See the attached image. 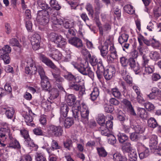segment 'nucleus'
<instances>
[{
    "mask_svg": "<svg viewBox=\"0 0 161 161\" xmlns=\"http://www.w3.org/2000/svg\"><path fill=\"white\" fill-rule=\"evenodd\" d=\"M76 97L73 94L69 95L66 99L68 104L70 106H72V111L73 116L76 119H79L80 114L79 112L80 105L78 102H76Z\"/></svg>",
    "mask_w": 161,
    "mask_h": 161,
    "instance_id": "f257e3e1",
    "label": "nucleus"
},
{
    "mask_svg": "<svg viewBox=\"0 0 161 161\" xmlns=\"http://www.w3.org/2000/svg\"><path fill=\"white\" fill-rule=\"evenodd\" d=\"M51 21L53 23L52 28L56 31H58L59 28L60 26L63 24V25L66 29H69L73 26L72 23H70L69 21H67L64 23L63 20L61 19H58L55 16H53L51 19Z\"/></svg>",
    "mask_w": 161,
    "mask_h": 161,
    "instance_id": "f03ea898",
    "label": "nucleus"
},
{
    "mask_svg": "<svg viewBox=\"0 0 161 161\" xmlns=\"http://www.w3.org/2000/svg\"><path fill=\"white\" fill-rule=\"evenodd\" d=\"M50 15V13H47L46 11L39 10L37 17L38 23L41 25H47L49 21Z\"/></svg>",
    "mask_w": 161,
    "mask_h": 161,
    "instance_id": "7ed1b4c3",
    "label": "nucleus"
},
{
    "mask_svg": "<svg viewBox=\"0 0 161 161\" xmlns=\"http://www.w3.org/2000/svg\"><path fill=\"white\" fill-rule=\"evenodd\" d=\"M38 72L40 76L41 81V85L43 90L50 91L51 85L47 77L45 75V72L42 67H39Z\"/></svg>",
    "mask_w": 161,
    "mask_h": 161,
    "instance_id": "20e7f679",
    "label": "nucleus"
},
{
    "mask_svg": "<svg viewBox=\"0 0 161 161\" xmlns=\"http://www.w3.org/2000/svg\"><path fill=\"white\" fill-rule=\"evenodd\" d=\"M72 64L74 67L79 72L83 75H88L89 77L93 76V73L91 70V68L88 67H85L84 65L81 64L79 65L76 62H72Z\"/></svg>",
    "mask_w": 161,
    "mask_h": 161,
    "instance_id": "39448f33",
    "label": "nucleus"
},
{
    "mask_svg": "<svg viewBox=\"0 0 161 161\" xmlns=\"http://www.w3.org/2000/svg\"><path fill=\"white\" fill-rule=\"evenodd\" d=\"M11 48L8 45H5L0 49V58L6 64H9L10 62L11 59L8 53L11 52Z\"/></svg>",
    "mask_w": 161,
    "mask_h": 161,
    "instance_id": "423d86ee",
    "label": "nucleus"
},
{
    "mask_svg": "<svg viewBox=\"0 0 161 161\" xmlns=\"http://www.w3.org/2000/svg\"><path fill=\"white\" fill-rule=\"evenodd\" d=\"M109 41H100L98 48L100 50L101 55L104 58L107 57L108 54V47Z\"/></svg>",
    "mask_w": 161,
    "mask_h": 161,
    "instance_id": "0eeeda50",
    "label": "nucleus"
},
{
    "mask_svg": "<svg viewBox=\"0 0 161 161\" xmlns=\"http://www.w3.org/2000/svg\"><path fill=\"white\" fill-rule=\"evenodd\" d=\"M61 147L59 145L58 142L55 140H53L51 144L50 148H47L46 150L50 157L52 155H55L56 154H58L59 151L57 150L56 153H54L55 150L60 149Z\"/></svg>",
    "mask_w": 161,
    "mask_h": 161,
    "instance_id": "6e6552de",
    "label": "nucleus"
},
{
    "mask_svg": "<svg viewBox=\"0 0 161 161\" xmlns=\"http://www.w3.org/2000/svg\"><path fill=\"white\" fill-rule=\"evenodd\" d=\"M37 3L39 7L42 9V10L46 11L47 13H50L51 16H56L55 10L49 7L48 5L43 0H38Z\"/></svg>",
    "mask_w": 161,
    "mask_h": 161,
    "instance_id": "1a4fd4ad",
    "label": "nucleus"
},
{
    "mask_svg": "<svg viewBox=\"0 0 161 161\" xmlns=\"http://www.w3.org/2000/svg\"><path fill=\"white\" fill-rule=\"evenodd\" d=\"M113 122L110 120L107 121L106 124L101 125L99 130L101 134L103 135H108L110 133L109 128H112L113 127Z\"/></svg>",
    "mask_w": 161,
    "mask_h": 161,
    "instance_id": "9d476101",
    "label": "nucleus"
},
{
    "mask_svg": "<svg viewBox=\"0 0 161 161\" xmlns=\"http://www.w3.org/2000/svg\"><path fill=\"white\" fill-rule=\"evenodd\" d=\"M47 54L54 60L58 61L61 59L62 55L58 51L53 47L49 48Z\"/></svg>",
    "mask_w": 161,
    "mask_h": 161,
    "instance_id": "9b49d317",
    "label": "nucleus"
},
{
    "mask_svg": "<svg viewBox=\"0 0 161 161\" xmlns=\"http://www.w3.org/2000/svg\"><path fill=\"white\" fill-rule=\"evenodd\" d=\"M63 130L61 127L51 125L49 127V132L55 136H59L62 135Z\"/></svg>",
    "mask_w": 161,
    "mask_h": 161,
    "instance_id": "f8f14e48",
    "label": "nucleus"
},
{
    "mask_svg": "<svg viewBox=\"0 0 161 161\" xmlns=\"http://www.w3.org/2000/svg\"><path fill=\"white\" fill-rule=\"evenodd\" d=\"M69 87L71 89L79 91V95L80 97H81L85 94V87L77 83H71L69 85Z\"/></svg>",
    "mask_w": 161,
    "mask_h": 161,
    "instance_id": "ddd939ff",
    "label": "nucleus"
},
{
    "mask_svg": "<svg viewBox=\"0 0 161 161\" xmlns=\"http://www.w3.org/2000/svg\"><path fill=\"white\" fill-rule=\"evenodd\" d=\"M109 53L107 56V59L109 62L113 61L114 59H116L117 57L116 49L113 44H110Z\"/></svg>",
    "mask_w": 161,
    "mask_h": 161,
    "instance_id": "4468645a",
    "label": "nucleus"
},
{
    "mask_svg": "<svg viewBox=\"0 0 161 161\" xmlns=\"http://www.w3.org/2000/svg\"><path fill=\"white\" fill-rule=\"evenodd\" d=\"M122 103L124 105V107L127 110V111L129 113L133 115H136V114L135 113L133 108L131 102L126 99H124L122 101Z\"/></svg>",
    "mask_w": 161,
    "mask_h": 161,
    "instance_id": "2eb2a0df",
    "label": "nucleus"
},
{
    "mask_svg": "<svg viewBox=\"0 0 161 161\" xmlns=\"http://www.w3.org/2000/svg\"><path fill=\"white\" fill-rule=\"evenodd\" d=\"M69 108L66 104H64L60 108L61 115L59 119L60 123L63 124L64 119L67 116Z\"/></svg>",
    "mask_w": 161,
    "mask_h": 161,
    "instance_id": "dca6fc26",
    "label": "nucleus"
},
{
    "mask_svg": "<svg viewBox=\"0 0 161 161\" xmlns=\"http://www.w3.org/2000/svg\"><path fill=\"white\" fill-rule=\"evenodd\" d=\"M115 72V68L113 66H110L106 70H104L103 75L105 79L109 80L112 78Z\"/></svg>",
    "mask_w": 161,
    "mask_h": 161,
    "instance_id": "f3484780",
    "label": "nucleus"
},
{
    "mask_svg": "<svg viewBox=\"0 0 161 161\" xmlns=\"http://www.w3.org/2000/svg\"><path fill=\"white\" fill-rule=\"evenodd\" d=\"M34 114L32 112L31 109H29L28 114L27 113L26 114H23V117L25 119V120L26 124L29 125L33 126L34 124L32 123L33 120V116Z\"/></svg>",
    "mask_w": 161,
    "mask_h": 161,
    "instance_id": "a211bd4d",
    "label": "nucleus"
},
{
    "mask_svg": "<svg viewBox=\"0 0 161 161\" xmlns=\"http://www.w3.org/2000/svg\"><path fill=\"white\" fill-rule=\"evenodd\" d=\"M97 62L98 63L97 64V70L96 71V74L98 78L100 79L102 77L104 69L102 61L99 60V61H97Z\"/></svg>",
    "mask_w": 161,
    "mask_h": 161,
    "instance_id": "6ab92c4d",
    "label": "nucleus"
},
{
    "mask_svg": "<svg viewBox=\"0 0 161 161\" xmlns=\"http://www.w3.org/2000/svg\"><path fill=\"white\" fill-rule=\"evenodd\" d=\"M40 58L42 61L47 65L50 66L53 69L57 70V68L54 64L52 61L46 58L44 55L42 54H40Z\"/></svg>",
    "mask_w": 161,
    "mask_h": 161,
    "instance_id": "aec40b11",
    "label": "nucleus"
},
{
    "mask_svg": "<svg viewBox=\"0 0 161 161\" xmlns=\"http://www.w3.org/2000/svg\"><path fill=\"white\" fill-rule=\"evenodd\" d=\"M129 63L131 68L134 70L136 74H138V73L137 71L140 69L139 64L137 63H136L135 60L132 58H129Z\"/></svg>",
    "mask_w": 161,
    "mask_h": 161,
    "instance_id": "412c9836",
    "label": "nucleus"
},
{
    "mask_svg": "<svg viewBox=\"0 0 161 161\" xmlns=\"http://www.w3.org/2000/svg\"><path fill=\"white\" fill-rule=\"evenodd\" d=\"M121 75L123 78L129 84H132V78L129 75V73L127 72L126 69L124 68L121 71Z\"/></svg>",
    "mask_w": 161,
    "mask_h": 161,
    "instance_id": "4be33fe9",
    "label": "nucleus"
},
{
    "mask_svg": "<svg viewBox=\"0 0 161 161\" xmlns=\"http://www.w3.org/2000/svg\"><path fill=\"white\" fill-rule=\"evenodd\" d=\"M24 144L27 147H29L30 149L34 147V149L36 150L38 148L37 145L34 143L33 140L30 137L25 139Z\"/></svg>",
    "mask_w": 161,
    "mask_h": 161,
    "instance_id": "5701e85b",
    "label": "nucleus"
},
{
    "mask_svg": "<svg viewBox=\"0 0 161 161\" xmlns=\"http://www.w3.org/2000/svg\"><path fill=\"white\" fill-rule=\"evenodd\" d=\"M157 136L155 135H151L150 140V146L151 149H157Z\"/></svg>",
    "mask_w": 161,
    "mask_h": 161,
    "instance_id": "b1692460",
    "label": "nucleus"
},
{
    "mask_svg": "<svg viewBox=\"0 0 161 161\" xmlns=\"http://www.w3.org/2000/svg\"><path fill=\"white\" fill-rule=\"evenodd\" d=\"M49 40H63L64 38L61 35L52 32L48 36Z\"/></svg>",
    "mask_w": 161,
    "mask_h": 161,
    "instance_id": "393cba45",
    "label": "nucleus"
},
{
    "mask_svg": "<svg viewBox=\"0 0 161 161\" xmlns=\"http://www.w3.org/2000/svg\"><path fill=\"white\" fill-rule=\"evenodd\" d=\"M65 41H51L49 48L52 47V45L57 47L62 48L66 44Z\"/></svg>",
    "mask_w": 161,
    "mask_h": 161,
    "instance_id": "a878e982",
    "label": "nucleus"
},
{
    "mask_svg": "<svg viewBox=\"0 0 161 161\" xmlns=\"http://www.w3.org/2000/svg\"><path fill=\"white\" fill-rule=\"evenodd\" d=\"M27 64L29 65L30 66L31 69L32 70V74H35L36 71H38L39 67H42L40 66H37V67L35 66L34 61L31 58H29L27 60Z\"/></svg>",
    "mask_w": 161,
    "mask_h": 161,
    "instance_id": "bb28decb",
    "label": "nucleus"
},
{
    "mask_svg": "<svg viewBox=\"0 0 161 161\" xmlns=\"http://www.w3.org/2000/svg\"><path fill=\"white\" fill-rule=\"evenodd\" d=\"M137 114L141 118L143 119H146L148 116L147 112L144 108H138V109Z\"/></svg>",
    "mask_w": 161,
    "mask_h": 161,
    "instance_id": "cd10ccee",
    "label": "nucleus"
},
{
    "mask_svg": "<svg viewBox=\"0 0 161 161\" xmlns=\"http://www.w3.org/2000/svg\"><path fill=\"white\" fill-rule=\"evenodd\" d=\"M127 153L130 161H136V160L137 155L135 150L133 149Z\"/></svg>",
    "mask_w": 161,
    "mask_h": 161,
    "instance_id": "c85d7f7f",
    "label": "nucleus"
},
{
    "mask_svg": "<svg viewBox=\"0 0 161 161\" xmlns=\"http://www.w3.org/2000/svg\"><path fill=\"white\" fill-rule=\"evenodd\" d=\"M122 150L124 154L127 153L131 150L133 149L130 143L128 142L125 143L123 145L122 147Z\"/></svg>",
    "mask_w": 161,
    "mask_h": 161,
    "instance_id": "c756f323",
    "label": "nucleus"
},
{
    "mask_svg": "<svg viewBox=\"0 0 161 161\" xmlns=\"http://www.w3.org/2000/svg\"><path fill=\"white\" fill-rule=\"evenodd\" d=\"M147 122L148 127L151 128H154L158 125L156 119L153 117H151L148 119Z\"/></svg>",
    "mask_w": 161,
    "mask_h": 161,
    "instance_id": "7c9ffc66",
    "label": "nucleus"
},
{
    "mask_svg": "<svg viewBox=\"0 0 161 161\" xmlns=\"http://www.w3.org/2000/svg\"><path fill=\"white\" fill-rule=\"evenodd\" d=\"M9 147L14 149H19L20 148V146L18 141L15 139H13L10 141Z\"/></svg>",
    "mask_w": 161,
    "mask_h": 161,
    "instance_id": "2f4dec72",
    "label": "nucleus"
},
{
    "mask_svg": "<svg viewBox=\"0 0 161 161\" xmlns=\"http://www.w3.org/2000/svg\"><path fill=\"white\" fill-rule=\"evenodd\" d=\"M110 93L115 97L119 99L122 96L121 93L119 89L117 88H114L111 89L110 91Z\"/></svg>",
    "mask_w": 161,
    "mask_h": 161,
    "instance_id": "473e14b6",
    "label": "nucleus"
},
{
    "mask_svg": "<svg viewBox=\"0 0 161 161\" xmlns=\"http://www.w3.org/2000/svg\"><path fill=\"white\" fill-rule=\"evenodd\" d=\"M89 110H86L80 112L81 117V120L84 123H86L88 120Z\"/></svg>",
    "mask_w": 161,
    "mask_h": 161,
    "instance_id": "72a5a7b5",
    "label": "nucleus"
},
{
    "mask_svg": "<svg viewBox=\"0 0 161 161\" xmlns=\"http://www.w3.org/2000/svg\"><path fill=\"white\" fill-rule=\"evenodd\" d=\"M64 126L66 128H69L74 123V120L72 118H67L64 119Z\"/></svg>",
    "mask_w": 161,
    "mask_h": 161,
    "instance_id": "f704fd0d",
    "label": "nucleus"
},
{
    "mask_svg": "<svg viewBox=\"0 0 161 161\" xmlns=\"http://www.w3.org/2000/svg\"><path fill=\"white\" fill-rule=\"evenodd\" d=\"M99 92L98 88L97 87L94 88L91 94V99L92 101H94L97 99L99 95Z\"/></svg>",
    "mask_w": 161,
    "mask_h": 161,
    "instance_id": "c9c22d12",
    "label": "nucleus"
},
{
    "mask_svg": "<svg viewBox=\"0 0 161 161\" xmlns=\"http://www.w3.org/2000/svg\"><path fill=\"white\" fill-rule=\"evenodd\" d=\"M49 3L51 6L56 10H59L61 8V6L58 3V1L56 0H50Z\"/></svg>",
    "mask_w": 161,
    "mask_h": 161,
    "instance_id": "e433bc0d",
    "label": "nucleus"
},
{
    "mask_svg": "<svg viewBox=\"0 0 161 161\" xmlns=\"http://www.w3.org/2000/svg\"><path fill=\"white\" fill-rule=\"evenodd\" d=\"M139 157L141 159H142L144 158H146L149 155V151L148 149L142 150V151L139 152Z\"/></svg>",
    "mask_w": 161,
    "mask_h": 161,
    "instance_id": "4c0bfd02",
    "label": "nucleus"
},
{
    "mask_svg": "<svg viewBox=\"0 0 161 161\" xmlns=\"http://www.w3.org/2000/svg\"><path fill=\"white\" fill-rule=\"evenodd\" d=\"M124 9L126 12L129 14H132L135 12L133 6L130 5H125L124 7Z\"/></svg>",
    "mask_w": 161,
    "mask_h": 161,
    "instance_id": "58836bf2",
    "label": "nucleus"
},
{
    "mask_svg": "<svg viewBox=\"0 0 161 161\" xmlns=\"http://www.w3.org/2000/svg\"><path fill=\"white\" fill-rule=\"evenodd\" d=\"M118 139L120 143H123L128 139V137L124 133H119L117 135Z\"/></svg>",
    "mask_w": 161,
    "mask_h": 161,
    "instance_id": "ea45409f",
    "label": "nucleus"
},
{
    "mask_svg": "<svg viewBox=\"0 0 161 161\" xmlns=\"http://www.w3.org/2000/svg\"><path fill=\"white\" fill-rule=\"evenodd\" d=\"M52 75L54 80L57 83H60L64 81V79L61 77L60 75L53 73Z\"/></svg>",
    "mask_w": 161,
    "mask_h": 161,
    "instance_id": "a19ab883",
    "label": "nucleus"
},
{
    "mask_svg": "<svg viewBox=\"0 0 161 161\" xmlns=\"http://www.w3.org/2000/svg\"><path fill=\"white\" fill-rule=\"evenodd\" d=\"M104 136L108 137L107 138L108 142L109 144L114 145L116 143V138L112 134L109 133L108 135Z\"/></svg>",
    "mask_w": 161,
    "mask_h": 161,
    "instance_id": "79ce46f5",
    "label": "nucleus"
},
{
    "mask_svg": "<svg viewBox=\"0 0 161 161\" xmlns=\"http://www.w3.org/2000/svg\"><path fill=\"white\" fill-rule=\"evenodd\" d=\"M14 111L12 108H8L6 111L5 114L8 118L11 119L13 116Z\"/></svg>",
    "mask_w": 161,
    "mask_h": 161,
    "instance_id": "37998d69",
    "label": "nucleus"
},
{
    "mask_svg": "<svg viewBox=\"0 0 161 161\" xmlns=\"http://www.w3.org/2000/svg\"><path fill=\"white\" fill-rule=\"evenodd\" d=\"M97 150L100 156L105 157L107 154V152L103 147H98Z\"/></svg>",
    "mask_w": 161,
    "mask_h": 161,
    "instance_id": "c03bdc74",
    "label": "nucleus"
},
{
    "mask_svg": "<svg viewBox=\"0 0 161 161\" xmlns=\"http://www.w3.org/2000/svg\"><path fill=\"white\" fill-rule=\"evenodd\" d=\"M143 70L144 72L143 74H149L152 73L153 72V67H150V66H146L143 67Z\"/></svg>",
    "mask_w": 161,
    "mask_h": 161,
    "instance_id": "a18cd8bd",
    "label": "nucleus"
},
{
    "mask_svg": "<svg viewBox=\"0 0 161 161\" xmlns=\"http://www.w3.org/2000/svg\"><path fill=\"white\" fill-rule=\"evenodd\" d=\"M97 122L100 125H104L105 121V117L103 114H99L98 115L97 119Z\"/></svg>",
    "mask_w": 161,
    "mask_h": 161,
    "instance_id": "49530a36",
    "label": "nucleus"
},
{
    "mask_svg": "<svg viewBox=\"0 0 161 161\" xmlns=\"http://www.w3.org/2000/svg\"><path fill=\"white\" fill-rule=\"evenodd\" d=\"M64 147L69 150H70L72 146V141L71 140L68 139L64 142Z\"/></svg>",
    "mask_w": 161,
    "mask_h": 161,
    "instance_id": "de8ad7c7",
    "label": "nucleus"
},
{
    "mask_svg": "<svg viewBox=\"0 0 161 161\" xmlns=\"http://www.w3.org/2000/svg\"><path fill=\"white\" fill-rule=\"evenodd\" d=\"M129 59H128L125 57H121L120 58V62L123 66H127L129 63Z\"/></svg>",
    "mask_w": 161,
    "mask_h": 161,
    "instance_id": "09e8293b",
    "label": "nucleus"
},
{
    "mask_svg": "<svg viewBox=\"0 0 161 161\" xmlns=\"http://www.w3.org/2000/svg\"><path fill=\"white\" fill-rule=\"evenodd\" d=\"M134 129L136 133H142L145 130V127L142 125H137L134 127Z\"/></svg>",
    "mask_w": 161,
    "mask_h": 161,
    "instance_id": "8fccbe9b",
    "label": "nucleus"
},
{
    "mask_svg": "<svg viewBox=\"0 0 161 161\" xmlns=\"http://www.w3.org/2000/svg\"><path fill=\"white\" fill-rule=\"evenodd\" d=\"M86 8L88 12L89 15H91L92 17L94 14V10L92 5L90 3H87L86 5Z\"/></svg>",
    "mask_w": 161,
    "mask_h": 161,
    "instance_id": "3c124183",
    "label": "nucleus"
},
{
    "mask_svg": "<svg viewBox=\"0 0 161 161\" xmlns=\"http://www.w3.org/2000/svg\"><path fill=\"white\" fill-rule=\"evenodd\" d=\"M64 78L67 80L70 81L76 80V78L71 73H68L64 75Z\"/></svg>",
    "mask_w": 161,
    "mask_h": 161,
    "instance_id": "603ef678",
    "label": "nucleus"
},
{
    "mask_svg": "<svg viewBox=\"0 0 161 161\" xmlns=\"http://www.w3.org/2000/svg\"><path fill=\"white\" fill-rule=\"evenodd\" d=\"M36 161H47L45 156L41 153H37L36 156Z\"/></svg>",
    "mask_w": 161,
    "mask_h": 161,
    "instance_id": "864d4df0",
    "label": "nucleus"
},
{
    "mask_svg": "<svg viewBox=\"0 0 161 161\" xmlns=\"http://www.w3.org/2000/svg\"><path fill=\"white\" fill-rule=\"evenodd\" d=\"M70 44L77 47L82 46V41H68Z\"/></svg>",
    "mask_w": 161,
    "mask_h": 161,
    "instance_id": "5fc2aeb1",
    "label": "nucleus"
},
{
    "mask_svg": "<svg viewBox=\"0 0 161 161\" xmlns=\"http://www.w3.org/2000/svg\"><path fill=\"white\" fill-rule=\"evenodd\" d=\"M144 106L145 108L148 111H151L153 110L155 107L154 105L151 103L147 102L145 103Z\"/></svg>",
    "mask_w": 161,
    "mask_h": 161,
    "instance_id": "6e6d98bb",
    "label": "nucleus"
},
{
    "mask_svg": "<svg viewBox=\"0 0 161 161\" xmlns=\"http://www.w3.org/2000/svg\"><path fill=\"white\" fill-rule=\"evenodd\" d=\"M0 131L1 132H4L5 134L6 135V137L8 135L11 141L13 139L12 136V135L10 133L9 130H7L3 128H1L0 130Z\"/></svg>",
    "mask_w": 161,
    "mask_h": 161,
    "instance_id": "4d7b16f0",
    "label": "nucleus"
},
{
    "mask_svg": "<svg viewBox=\"0 0 161 161\" xmlns=\"http://www.w3.org/2000/svg\"><path fill=\"white\" fill-rule=\"evenodd\" d=\"M4 26L6 33L8 34H9L12 31L10 24L8 22H5L4 23Z\"/></svg>",
    "mask_w": 161,
    "mask_h": 161,
    "instance_id": "13d9d810",
    "label": "nucleus"
},
{
    "mask_svg": "<svg viewBox=\"0 0 161 161\" xmlns=\"http://www.w3.org/2000/svg\"><path fill=\"white\" fill-rule=\"evenodd\" d=\"M139 55V54L138 51L134 49L132 50L130 53V58H132L134 59H136Z\"/></svg>",
    "mask_w": 161,
    "mask_h": 161,
    "instance_id": "bf43d9fd",
    "label": "nucleus"
},
{
    "mask_svg": "<svg viewBox=\"0 0 161 161\" xmlns=\"http://www.w3.org/2000/svg\"><path fill=\"white\" fill-rule=\"evenodd\" d=\"M25 27L28 31H31L32 29V24L29 20H25Z\"/></svg>",
    "mask_w": 161,
    "mask_h": 161,
    "instance_id": "052dcab7",
    "label": "nucleus"
},
{
    "mask_svg": "<svg viewBox=\"0 0 161 161\" xmlns=\"http://www.w3.org/2000/svg\"><path fill=\"white\" fill-rule=\"evenodd\" d=\"M39 41H31V44L32 46V48L35 50H36L40 47V42Z\"/></svg>",
    "mask_w": 161,
    "mask_h": 161,
    "instance_id": "680f3d73",
    "label": "nucleus"
},
{
    "mask_svg": "<svg viewBox=\"0 0 161 161\" xmlns=\"http://www.w3.org/2000/svg\"><path fill=\"white\" fill-rule=\"evenodd\" d=\"M151 58L153 59H157L159 58V55L157 52L152 51L149 54Z\"/></svg>",
    "mask_w": 161,
    "mask_h": 161,
    "instance_id": "e2e57ef3",
    "label": "nucleus"
},
{
    "mask_svg": "<svg viewBox=\"0 0 161 161\" xmlns=\"http://www.w3.org/2000/svg\"><path fill=\"white\" fill-rule=\"evenodd\" d=\"M96 25L99 28L100 36H103V28L101 25V22L99 21H98L96 22Z\"/></svg>",
    "mask_w": 161,
    "mask_h": 161,
    "instance_id": "0e129e2a",
    "label": "nucleus"
},
{
    "mask_svg": "<svg viewBox=\"0 0 161 161\" xmlns=\"http://www.w3.org/2000/svg\"><path fill=\"white\" fill-rule=\"evenodd\" d=\"M105 111L108 113H111L114 110L113 107L111 105L105 104L104 105Z\"/></svg>",
    "mask_w": 161,
    "mask_h": 161,
    "instance_id": "69168bd1",
    "label": "nucleus"
},
{
    "mask_svg": "<svg viewBox=\"0 0 161 161\" xmlns=\"http://www.w3.org/2000/svg\"><path fill=\"white\" fill-rule=\"evenodd\" d=\"M119 42L121 45L123 47V49L124 51H125L124 48L128 49L129 46V44L127 42V41H119Z\"/></svg>",
    "mask_w": 161,
    "mask_h": 161,
    "instance_id": "338daca9",
    "label": "nucleus"
},
{
    "mask_svg": "<svg viewBox=\"0 0 161 161\" xmlns=\"http://www.w3.org/2000/svg\"><path fill=\"white\" fill-rule=\"evenodd\" d=\"M152 92L159 97L161 95V91L157 87H154L152 89Z\"/></svg>",
    "mask_w": 161,
    "mask_h": 161,
    "instance_id": "774afa93",
    "label": "nucleus"
}]
</instances>
